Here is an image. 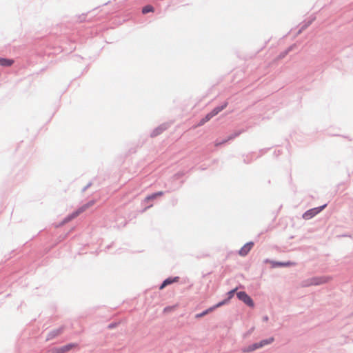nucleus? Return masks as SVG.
I'll list each match as a JSON object with an SVG mask.
<instances>
[{"label": "nucleus", "instance_id": "nucleus-17", "mask_svg": "<svg viewBox=\"0 0 353 353\" xmlns=\"http://www.w3.org/2000/svg\"><path fill=\"white\" fill-rule=\"evenodd\" d=\"M274 341V337H270L266 339L261 340L260 342H258L259 347H263L265 345L271 344Z\"/></svg>", "mask_w": 353, "mask_h": 353}, {"label": "nucleus", "instance_id": "nucleus-15", "mask_svg": "<svg viewBox=\"0 0 353 353\" xmlns=\"http://www.w3.org/2000/svg\"><path fill=\"white\" fill-rule=\"evenodd\" d=\"M14 63L13 59H6V58H0V65L3 67H9L11 66Z\"/></svg>", "mask_w": 353, "mask_h": 353}, {"label": "nucleus", "instance_id": "nucleus-1", "mask_svg": "<svg viewBox=\"0 0 353 353\" xmlns=\"http://www.w3.org/2000/svg\"><path fill=\"white\" fill-rule=\"evenodd\" d=\"M330 279V277L322 276H314L302 281L301 285L303 287H309L311 285H319L323 283H326Z\"/></svg>", "mask_w": 353, "mask_h": 353}, {"label": "nucleus", "instance_id": "nucleus-10", "mask_svg": "<svg viewBox=\"0 0 353 353\" xmlns=\"http://www.w3.org/2000/svg\"><path fill=\"white\" fill-rule=\"evenodd\" d=\"M168 128V125L166 123H163L154 129V130L151 132V137H154L160 134H161L163 131H165Z\"/></svg>", "mask_w": 353, "mask_h": 353}, {"label": "nucleus", "instance_id": "nucleus-18", "mask_svg": "<svg viewBox=\"0 0 353 353\" xmlns=\"http://www.w3.org/2000/svg\"><path fill=\"white\" fill-rule=\"evenodd\" d=\"M314 20V18H312L311 19H310L309 21H304L303 22V23L301 24V28L300 30H299V34L301 33L303 30H305V28H307L312 23V21Z\"/></svg>", "mask_w": 353, "mask_h": 353}, {"label": "nucleus", "instance_id": "nucleus-8", "mask_svg": "<svg viewBox=\"0 0 353 353\" xmlns=\"http://www.w3.org/2000/svg\"><path fill=\"white\" fill-rule=\"evenodd\" d=\"M254 243L252 241H250L245 243L239 251V255L242 256H246L249 253Z\"/></svg>", "mask_w": 353, "mask_h": 353}, {"label": "nucleus", "instance_id": "nucleus-4", "mask_svg": "<svg viewBox=\"0 0 353 353\" xmlns=\"http://www.w3.org/2000/svg\"><path fill=\"white\" fill-rule=\"evenodd\" d=\"M77 345H78L77 343H68L61 347H54L52 350V353H66Z\"/></svg>", "mask_w": 353, "mask_h": 353}, {"label": "nucleus", "instance_id": "nucleus-2", "mask_svg": "<svg viewBox=\"0 0 353 353\" xmlns=\"http://www.w3.org/2000/svg\"><path fill=\"white\" fill-rule=\"evenodd\" d=\"M326 206L327 204H324L321 206L310 209L303 213L302 217L305 220H310L321 212Z\"/></svg>", "mask_w": 353, "mask_h": 353}, {"label": "nucleus", "instance_id": "nucleus-20", "mask_svg": "<svg viewBox=\"0 0 353 353\" xmlns=\"http://www.w3.org/2000/svg\"><path fill=\"white\" fill-rule=\"evenodd\" d=\"M94 203V201H93V200L90 201L88 202L87 203L84 204L83 205H82L81 207H80L78 210H79V212L81 213H82L86 209H88V208L92 206Z\"/></svg>", "mask_w": 353, "mask_h": 353}, {"label": "nucleus", "instance_id": "nucleus-13", "mask_svg": "<svg viewBox=\"0 0 353 353\" xmlns=\"http://www.w3.org/2000/svg\"><path fill=\"white\" fill-rule=\"evenodd\" d=\"M260 348L258 343H254L252 345H250L247 347H244L241 349L242 352L248 353L255 351L256 350Z\"/></svg>", "mask_w": 353, "mask_h": 353}, {"label": "nucleus", "instance_id": "nucleus-14", "mask_svg": "<svg viewBox=\"0 0 353 353\" xmlns=\"http://www.w3.org/2000/svg\"><path fill=\"white\" fill-rule=\"evenodd\" d=\"M164 192H162V191H159V192H154V193H152L148 196H147L145 199H144V202L145 203H148L149 201L150 200H153L154 199H156L157 196H162L163 195Z\"/></svg>", "mask_w": 353, "mask_h": 353}, {"label": "nucleus", "instance_id": "nucleus-25", "mask_svg": "<svg viewBox=\"0 0 353 353\" xmlns=\"http://www.w3.org/2000/svg\"><path fill=\"white\" fill-rule=\"evenodd\" d=\"M268 319H269V318H268V316H264L263 317V321H268Z\"/></svg>", "mask_w": 353, "mask_h": 353}, {"label": "nucleus", "instance_id": "nucleus-5", "mask_svg": "<svg viewBox=\"0 0 353 353\" xmlns=\"http://www.w3.org/2000/svg\"><path fill=\"white\" fill-rule=\"evenodd\" d=\"M244 130H238V131H236L234 132V133H232V134H230L227 139H223L222 141H218L216 140L215 141V146H219L226 142H228V141H230V140H232L234 139V138L237 137L238 136H239Z\"/></svg>", "mask_w": 353, "mask_h": 353}, {"label": "nucleus", "instance_id": "nucleus-9", "mask_svg": "<svg viewBox=\"0 0 353 353\" xmlns=\"http://www.w3.org/2000/svg\"><path fill=\"white\" fill-rule=\"evenodd\" d=\"M63 327H60L57 329L51 330L47 335L46 341L52 340V339L59 336V334H61L63 332Z\"/></svg>", "mask_w": 353, "mask_h": 353}, {"label": "nucleus", "instance_id": "nucleus-24", "mask_svg": "<svg viewBox=\"0 0 353 353\" xmlns=\"http://www.w3.org/2000/svg\"><path fill=\"white\" fill-rule=\"evenodd\" d=\"M91 185H92V183H91V182H90V183H89L86 186H85V187L83 188L82 191H83V192H85V191L88 188H89Z\"/></svg>", "mask_w": 353, "mask_h": 353}, {"label": "nucleus", "instance_id": "nucleus-12", "mask_svg": "<svg viewBox=\"0 0 353 353\" xmlns=\"http://www.w3.org/2000/svg\"><path fill=\"white\" fill-rule=\"evenodd\" d=\"M228 103L227 101H225L222 105L215 107L210 113L211 115L214 117L216 114H218L221 111H222L223 109H225Z\"/></svg>", "mask_w": 353, "mask_h": 353}, {"label": "nucleus", "instance_id": "nucleus-21", "mask_svg": "<svg viewBox=\"0 0 353 353\" xmlns=\"http://www.w3.org/2000/svg\"><path fill=\"white\" fill-rule=\"evenodd\" d=\"M236 290V289H234V290H232L230 292H228L227 293L228 298L223 300L221 302H225V304H226L229 301V300L233 297Z\"/></svg>", "mask_w": 353, "mask_h": 353}, {"label": "nucleus", "instance_id": "nucleus-23", "mask_svg": "<svg viewBox=\"0 0 353 353\" xmlns=\"http://www.w3.org/2000/svg\"><path fill=\"white\" fill-rule=\"evenodd\" d=\"M153 11H154V8H153V6H152L150 5L145 6L142 9L143 14H147L148 12H153Z\"/></svg>", "mask_w": 353, "mask_h": 353}, {"label": "nucleus", "instance_id": "nucleus-22", "mask_svg": "<svg viewBox=\"0 0 353 353\" xmlns=\"http://www.w3.org/2000/svg\"><path fill=\"white\" fill-rule=\"evenodd\" d=\"M293 47H294V46H291L288 47V49H286L285 51L281 52L279 56V59L284 58L289 53V52H290L293 49Z\"/></svg>", "mask_w": 353, "mask_h": 353}, {"label": "nucleus", "instance_id": "nucleus-19", "mask_svg": "<svg viewBox=\"0 0 353 353\" xmlns=\"http://www.w3.org/2000/svg\"><path fill=\"white\" fill-rule=\"evenodd\" d=\"M213 117L211 115V114L209 112L208 113L203 119H201L199 123V125H202L208 121H210Z\"/></svg>", "mask_w": 353, "mask_h": 353}, {"label": "nucleus", "instance_id": "nucleus-16", "mask_svg": "<svg viewBox=\"0 0 353 353\" xmlns=\"http://www.w3.org/2000/svg\"><path fill=\"white\" fill-rule=\"evenodd\" d=\"M80 214H81V212L77 209L76 211L73 212L72 214H70L68 216H67L66 217H65V219L63 221V223H65L69 222L70 221H71L72 219H74L75 217H77Z\"/></svg>", "mask_w": 353, "mask_h": 353}, {"label": "nucleus", "instance_id": "nucleus-7", "mask_svg": "<svg viewBox=\"0 0 353 353\" xmlns=\"http://www.w3.org/2000/svg\"><path fill=\"white\" fill-rule=\"evenodd\" d=\"M225 305V302H219L217 304L209 307L208 309L204 310L203 312H202L201 313H199V314H196L195 317L196 319H199V318H201V317H203V316L208 314L209 312H212L214 310H215L216 308H218L222 305Z\"/></svg>", "mask_w": 353, "mask_h": 353}, {"label": "nucleus", "instance_id": "nucleus-26", "mask_svg": "<svg viewBox=\"0 0 353 353\" xmlns=\"http://www.w3.org/2000/svg\"><path fill=\"white\" fill-rule=\"evenodd\" d=\"M108 327H109L110 328H112V327H114V324H112V323H111V324H110V325H108Z\"/></svg>", "mask_w": 353, "mask_h": 353}, {"label": "nucleus", "instance_id": "nucleus-6", "mask_svg": "<svg viewBox=\"0 0 353 353\" xmlns=\"http://www.w3.org/2000/svg\"><path fill=\"white\" fill-rule=\"evenodd\" d=\"M265 262L270 263L272 265V268H278V267H289V266L294 264V263H292L291 261L279 262V261H271L269 259H266L265 261Z\"/></svg>", "mask_w": 353, "mask_h": 353}, {"label": "nucleus", "instance_id": "nucleus-11", "mask_svg": "<svg viewBox=\"0 0 353 353\" xmlns=\"http://www.w3.org/2000/svg\"><path fill=\"white\" fill-rule=\"evenodd\" d=\"M179 279V276H175V277H168L166 279H165L163 283H161V285H160L159 287V289L160 290H162L163 289L165 286L170 285V284H172L174 282H177Z\"/></svg>", "mask_w": 353, "mask_h": 353}, {"label": "nucleus", "instance_id": "nucleus-3", "mask_svg": "<svg viewBox=\"0 0 353 353\" xmlns=\"http://www.w3.org/2000/svg\"><path fill=\"white\" fill-rule=\"evenodd\" d=\"M236 296L239 300L242 301L249 307H253L254 306L253 300L245 292L240 291L236 293Z\"/></svg>", "mask_w": 353, "mask_h": 353}]
</instances>
